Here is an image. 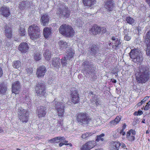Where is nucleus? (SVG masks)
<instances>
[{"label": "nucleus", "mask_w": 150, "mask_h": 150, "mask_svg": "<svg viewBox=\"0 0 150 150\" xmlns=\"http://www.w3.org/2000/svg\"><path fill=\"white\" fill-rule=\"evenodd\" d=\"M134 115H137V111H135L134 112Z\"/></svg>", "instance_id": "nucleus-64"}, {"label": "nucleus", "mask_w": 150, "mask_h": 150, "mask_svg": "<svg viewBox=\"0 0 150 150\" xmlns=\"http://www.w3.org/2000/svg\"><path fill=\"white\" fill-rule=\"evenodd\" d=\"M17 115L19 119L23 123H26L29 120V114L28 111L22 108H18Z\"/></svg>", "instance_id": "nucleus-5"}, {"label": "nucleus", "mask_w": 150, "mask_h": 150, "mask_svg": "<svg viewBox=\"0 0 150 150\" xmlns=\"http://www.w3.org/2000/svg\"><path fill=\"white\" fill-rule=\"evenodd\" d=\"M67 58L65 57L61 59V63L62 65L63 66H66L67 64Z\"/></svg>", "instance_id": "nucleus-42"}, {"label": "nucleus", "mask_w": 150, "mask_h": 150, "mask_svg": "<svg viewBox=\"0 0 150 150\" xmlns=\"http://www.w3.org/2000/svg\"><path fill=\"white\" fill-rule=\"evenodd\" d=\"M21 64L19 61H14L13 64V67L14 68L18 69L21 66Z\"/></svg>", "instance_id": "nucleus-36"}, {"label": "nucleus", "mask_w": 150, "mask_h": 150, "mask_svg": "<svg viewBox=\"0 0 150 150\" xmlns=\"http://www.w3.org/2000/svg\"><path fill=\"white\" fill-rule=\"evenodd\" d=\"M114 6V3L112 0H108L105 2L104 5L105 8L107 11H112Z\"/></svg>", "instance_id": "nucleus-17"}, {"label": "nucleus", "mask_w": 150, "mask_h": 150, "mask_svg": "<svg viewBox=\"0 0 150 150\" xmlns=\"http://www.w3.org/2000/svg\"><path fill=\"white\" fill-rule=\"evenodd\" d=\"M92 95H93L92 96V99H91L92 103H94L96 105H98L100 104V102L97 96H96V94Z\"/></svg>", "instance_id": "nucleus-30"}, {"label": "nucleus", "mask_w": 150, "mask_h": 150, "mask_svg": "<svg viewBox=\"0 0 150 150\" xmlns=\"http://www.w3.org/2000/svg\"><path fill=\"white\" fill-rule=\"evenodd\" d=\"M145 41L146 45L149 47L150 46V30L147 32L145 36Z\"/></svg>", "instance_id": "nucleus-32"}, {"label": "nucleus", "mask_w": 150, "mask_h": 150, "mask_svg": "<svg viewBox=\"0 0 150 150\" xmlns=\"http://www.w3.org/2000/svg\"><path fill=\"white\" fill-rule=\"evenodd\" d=\"M60 60L59 58H53L52 61V65L54 67H59L60 65Z\"/></svg>", "instance_id": "nucleus-23"}, {"label": "nucleus", "mask_w": 150, "mask_h": 150, "mask_svg": "<svg viewBox=\"0 0 150 150\" xmlns=\"http://www.w3.org/2000/svg\"><path fill=\"white\" fill-rule=\"evenodd\" d=\"M29 3V2L28 1L21 2L20 4V8L23 9L25 8L28 7L30 6Z\"/></svg>", "instance_id": "nucleus-29"}, {"label": "nucleus", "mask_w": 150, "mask_h": 150, "mask_svg": "<svg viewBox=\"0 0 150 150\" xmlns=\"http://www.w3.org/2000/svg\"><path fill=\"white\" fill-rule=\"evenodd\" d=\"M18 49L23 53H25L28 50V46L27 43L23 42L21 43L18 47Z\"/></svg>", "instance_id": "nucleus-19"}, {"label": "nucleus", "mask_w": 150, "mask_h": 150, "mask_svg": "<svg viewBox=\"0 0 150 150\" xmlns=\"http://www.w3.org/2000/svg\"><path fill=\"white\" fill-rule=\"evenodd\" d=\"M90 49L92 54H95L98 51V48L94 45H92Z\"/></svg>", "instance_id": "nucleus-40"}, {"label": "nucleus", "mask_w": 150, "mask_h": 150, "mask_svg": "<svg viewBox=\"0 0 150 150\" xmlns=\"http://www.w3.org/2000/svg\"><path fill=\"white\" fill-rule=\"evenodd\" d=\"M99 28L100 27H98L96 25L93 26L92 27L90 30V33L92 34L96 35L99 33Z\"/></svg>", "instance_id": "nucleus-28"}, {"label": "nucleus", "mask_w": 150, "mask_h": 150, "mask_svg": "<svg viewBox=\"0 0 150 150\" xmlns=\"http://www.w3.org/2000/svg\"><path fill=\"white\" fill-rule=\"evenodd\" d=\"M43 33L45 38H47L50 36L51 33V30L50 28L46 27L43 30Z\"/></svg>", "instance_id": "nucleus-24"}, {"label": "nucleus", "mask_w": 150, "mask_h": 150, "mask_svg": "<svg viewBox=\"0 0 150 150\" xmlns=\"http://www.w3.org/2000/svg\"><path fill=\"white\" fill-rule=\"evenodd\" d=\"M105 136L104 133H102L100 135H97L96 139V142H99L100 141H103L104 140V138L103 137Z\"/></svg>", "instance_id": "nucleus-35"}, {"label": "nucleus", "mask_w": 150, "mask_h": 150, "mask_svg": "<svg viewBox=\"0 0 150 150\" xmlns=\"http://www.w3.org/2000/svg\"><path fill=\"white\" fill-rule=\"evenodd\" d=\"M58 13L59 16L65 18H68L70 15V12L68 9V8L64 6H62L61 8L59 9Z\"/></svg>", "instance_id": "nucleus-10"}, {"label": "nucleus", "mask_w": 150, "mask_h": 150, "mask_svg": "<svg viewBox=\"0 0 150 150\" xmlns=\"http://www.w3.org/2000/svg\"><path fill=\"white\" fill-rule=\"evenodd\" d=\"M75 117L77 122L82 125H88L92 121L91 118L85 112L77 113Z\"/></svg>", "instance_id": "nucleus-2"}, {"label": "nucleus", "mask_w": 150, "mask_h": 150, "mask_svg": "<svg viewBox=\"0 0 150 150\" xmlns=\"http://www.w3.org/2000/svg\"><path fill=\"white\" fill-rule=\"evenodd\" d=\"M121 146V143L118 141H112L110 143L111 150H119Z\"/></svg>", "instance_id": "nucleus-13"}, {"label": "nucleus", "mask_w": 150, "mask_h": 150, "mask_svg": "<svg viewBox=\"0 0 150 150\" xmlns=\"http://www.w3.org/2000/svg\"><path fill=\"white\" fill-rule=\"evenodd\" d=\"M55 143H59L60 142H64L65 139V138L64 137H55Z\"/></svg>", "instance_id": "nucleus-38"}, {"label": "nucleus", "mask_w": 150, "mask_h": 150, "mask_svg": "<svg viewBox=\"0 0 150 150\" xmlns=\"http://www.w3.org/2000/svg\"><path fill=\"white\" fill-rule=\"evenodd\" d=\"M4 28L5 34L6 36L8 38H11L12 36V31L11 28L7 26H5Z\"/></svg>", "instance_id": "nucleus-22"}, {"label": "nucleus", "mask_w": 150, "mask_h": 150, "mask_svg": "<svg viewBox=\"0 0 150 150\" xmlns=\"http://www.w3.org/2000/svg\"><path fill=\"white\" fill-rule=\"evenodd\" d=\"M63 120L62 119L61 120L59 121L58 122L59 124V125L61 127H62L63 125Z\"/></svg>", "instance_id": "nucleus-52"}, {"label": "nucleus", "mask_w": 150, "mask_h": 150, "mask_svg": "<svg viewBox=\"0 0 150 150\" xmlns=\"http://www.w3.org/2000/svg\"><path fill=\"white\" fill-rule=\"evenodd\" d=\"M26 71L28 74L30 75L33 73V69L31 68L27 69H26Z\"/></svg>", "instance_id": "nucleus-46"}, {"label": "nucleus", "mask_w": 150, "mask_h": 150, "mask_svg": "<svg viewBox=\"0 0 150 150\" xmlns=\"http://www.w3.org/2000/svg\"><path fill=\"white\" fill-rule=\"evenodd\" d=\"M37 94L44 93L46 92L45 84L43 83H39L35 88Z\"/></svg>", "instance_id": "nucleus-15"}, {"label": "nucleus", "mask_w": 150, "mask_h": 150, "mask_svg": "<svg viewBox=\"0 0 150 150\" xmlns=\"http://www.w3.org/2000/svg\"><path fill=\"white\" fill-rule=\"evenodd\" d=\"M126 126L127 125L125 124H124L122 127V129H121L124 130L126 128Z\"/></svg>", "instance_id": "nucleus-57"}, {"label": "nucleus", "mask_w": 150, "mask_h": 150, "mask_svg": "<svg viewBox=\"0 0 150 150\" xmlns=\"http://www.w3.org/2000/svg\"><path fill=\"white\" fill-rule=\"evenodd\" d=\"M74 52L72 49H69L66 52V55L67 60H69L70 58L72 57Z\"/></svg>", "instance_id": "nucleus-27"}, {"label": "nucleus", "mask_w": 150, "mask_h": 150, "mask_svg": "<svg viewBox=\"0 0 150 150\" xmlns=\"http://www.w3.org/2000/svg\"><path fill=\"white\" fill-rule=\"evenodd\" d=\"M20 83L18 81L13 82L12 86L13 93L17 94L20 91Z\"/></svg>", "instance_id": "nucleus-18"}, {"label": "nucleus", "mask_w": 150, "mask_h": 150, "mask_svg": "<svg viewBox=\"0 0 150 150\" xmlns=\"http://www.w3.org/2000/svg\"><path fill=\"white\" fill-rule=\"evenodd\" d=\"M92 67V64L86 61L83 62L82 65V70L86 71L87 72H88L91 69Z\"/></svg>", "instance_id": "nucleus-20"}, {"label": "nucleus", "mask_w": 150, "mask_h": 150, "mask_svg": "<svg viewBox=\"0 0 150 150\" xmlns=\"http://www.w3.org/2000/svg\"><path fill=\"white\" fill-rule=\"evenodd\" d=\"M139 71V72L136 74V80L139 83H145L149 78V69L144 67H141Z\"/></svg>", "instance_id": "nucleus-1"}, {"label": "nucleus", "mask_w": 150, "mask_h": 150, "mask_svg": "<svg viewBox=\"0 0 150 150\" xmlns=\"http://www.w3.org/2000/svg\"><path fill=\"white\" fill-rule=\"evenodd\" d=\"M121 118V116L120 115L117 116L113 120L115 121H116L117 123H119Z\"/></svg>", "instance_id": "nucleus-47"}, {"label": "nucleus", "mask_w": 150, "mask_h": 150, "mask_svg": "<svg viewBox=\"0 0 150 150\" xmlns=\"http://www.w3.org/2000/svg\"><path fill=\"white\" fill-rule=\"evenodd\" d=\"M54 100L55 104V108L57 110L58 115L62 118L63 117L64 114V104L62 102H59L57 101H55Z\"/></svg>", "instance_id": "nucleus-7"}, {"label": "nucleus", "mask_w": 150, "mask_h": 150, "mask_svg": "<svg viewBox=\"0 0 150 150\" xmlns=\"http://www.w3.org/2000/svg\"><path fill=\"white\" fill-rule=\"evenodd\" d=\"M146 2L150 6V0H146Z\"/></svg>", "instance_id": "nucleus-59"}, {"label": "nucleus", "mask_w": 150, "mask_h": 150, "mask_svg": "<svg viewBox=\"0 0 150 150\" xmlns=\"http://www.w3.org/2000/svg\"><path fill=\"white\" fill-rule=\"evenodd\" d=\"M55 138L48 140V142L51 143H54L55 142Z\"/></svg>", "instance_id": "nucleus-50"}, {"label": "nucleus", "mask_w": 150, "mask_h": 150, "mask_svg": "<svg viewBox=\"0 0 150 150\" xmlns=\"http://www.w3.org/2000/svg\"><path fill=\"white\" fill-rule=\"evenodd\" d=\"M19 34L21 36H23L25 35L24 29L23 28H21L19 30Z\"/></svg>", "instance_id": "nucleus-43"}, {"label": "nucleus", "mask_w": 150, "mask_h": 150, "mask_svg": "<svg viewBox=\"0 0 150 150\" xmlns=\"http://www.w3.org/2000/svg\"><path fill=\"white\" fill-rule=\"evenodd\" d=\"M46 68L44 66H42L38 67L37 69L36 75L38 77H43L46 72Z\"/></svg>", "instance_id": "nucleus-12"}, {"label": "nucleus", "mask_w": 150, "mask_h": 150, "mask_svg": "<svg viewBox=\"0 0 150 150\" xmlns=\"http://www.w3.org/2000/svg\"><path fill=\"white\" fill-rule=\"evenodd\" d=\"M94 133L92 132H88L84 134H83L81 136V137L83 139H85L88 137L91 136Z\"/></svg>", "instance_id": "nucleus-34"}, {"label": "nucleus", "mask_w": 150, "mask_h": 150, "mask_svg": "<svg viewBox=\"0 0 150 150\" xmlns=\"http://www.w3.org/2000/svg\"><path fill=\"white\" fill-rule=\"evenodd\" d=\"M64 145H65L67 146L69 145L70 147H72V144L70 143H69V144H65L64 143L60 142L59 144V147H61Z\"/></svg>", "instance_id": "nucleus-44"}, {"label": "nucleus", "mask_w": 150, "mask_h": 150, "mask_svg": "<svg viewBox=\"0 0 150 150\" xmlns=\"http://www.w3.org/2000/svg\"><path fill=\"white\" fill-rule=\"evenodd\" d=\"M110 125L111 126L115 125L118 123L117 122H116V121H115L114 120H112L110 121Z\"/></svg>", "instance_id": "nucleus-49"}, {"label": "nucleus", "mask_w": 150, "mask_h": 150, "mask_svg": "<svg viewBox=\"0 0 150 150\" xmlns=\"http://www.w3.org/2000/svg\"><path fill=\"white\" fill-rule=\"evenodd\" d=\"M96 145V143L94 140L89 141L82 145L80 150H90Z\"/></svg>", "instance_id": "nucleus-8"}, {"label": "nucleus", "mask_w": 150, "mask_h": 150, "mask_svg": "<svg viewBox=\"0 0 150 150\" xmlns=\"http://www.w3.org/2000/svg\"><path fill=\"white\" fill-rule=\"evenodd\" d=\"M111 39L112 41V43L113 44L112 46V48L117 50L119 48L121 44L120 39L113 36L112 37Z\"/></svg>", "instance_id": "nucleus-16"}, {"label": "nucleus", "mask_w": 150, "mask_h": 150, "mask_svg": "<svg viewBox=\"0 0 150 150\" xmlns=\"http://www.w3.org/2000/svg\"><path fill=\"white\" fill-rule=\"evenodd\" d=\"M59 30L60 33L67 37L73 36L74 33V30L71 26L66 24L61 25L60 27Z\"/></svg>", "instance_id": "nucleus-6"}, {"label": "nucleus", "mask_w": 150, "mask_h": 150, "mask_svg": "<svg viewBox=\"0 0 150 150\" xmlns=\"http://www.w3.org/2000/svg\"><path fill=\"white\" fill-rule=\"evenodd\" d=\"M126 20L127 22L129 24L133 25L134 23V19L130 16L127 17Z\"/></svg>", "instance_id": "nucleus-37"}, {"label": "nucleus", "mask_w": 150, "mask_h": 150, "mask_svg": "<svg viewBox=\"0 0 150 150\" xmlns=\"http://www.w3.org/2000/svg\"><path fill=\"white\" fill-rule=\"evenodd\" d=\"M58 44L60 49L66 48L67 46V43L64 41H60L59 42Z\"/></svg>", "instance_id": "nucleus-33"}, {"label": "nucleus", "mask_w": 150, "mask_h": 150, "mask_svg": "<svg viewBox=\"0 0 150 150\" xmlns=\"http://www.w3.org/2000/svg\"><path fill=\"white\" fill-rule=\"evenodd\" d=\"M124 39L125 40L127 41H129L131 39V37L128 36V35H125L124 37Z\"/></svg>", "instance_id": "nucleus-51"}, {"label": "nucleus", "mask_w": 150, "mask_h": 150, "mask_svg": "<svg viewBox=\"0 0 150 150\" xmlns=\"http://www.w3.org/2000/svg\"><path fill=\"white\" fill-rule=\"evenodd\" d=\"M146 101V99H145V98H144L141 101V102L143 104L145 103Z\"/></svg>", "instance_id": "nucleus-60"}, {"label": "nucleus", "mask_w": 150, "mask_h": 150, "mask_svg": "<svg viewBox=\"0 0 150 150\" xmlns=\"http://www.w3.org/2000/svg\"><path fill=\"white\" fill-rule=\"evenodd\" d=\"M49 21V16L47 14H45L42 16L41 18V22L43 25L45 26L47 24Z\"/></svg>", "instance_id": "nucleus-21"}, {"label": "nucleus", "mask_w": 150, "mask_h": 150, "mask_svg": "<svg viewBox=\"0 0 150 150\" xmlns=\"http://www.w3.org/2000/svg\"><path fill=\"white\" fill-rule=\"evenodd\" d=\"M41 55L38 52L36 53L34 56V58L35 60L38 61L41 59Z\"/></svg>", "instance_id": "nucleus-41"}, {"label": "nucleus", "mask_w": 150, "mask_h": 150, "mask_svg": "<svg viewBox=\"0 0 150 150\" xmlns=\"http://www.w3.org/2000/svg\"><path fill=\"white\" fill-rule=\"evenodd\" d=\"M136 131L134 129H130L127 132L126 138L128 141L130 142H132L134 141L135 139Z\"/></svg>", "instance_id": "nucleus-9"}, {"label": "nucleus", "mask_w": 150, "mask_h": 150, "mask_svg": "<svg viewBox=\"0 0 150 150\" xmlns=\"http://www.w3.org/2000/svg\"><path fill=\"white\" fill-rule=\"evenodd\" d=\"M106 31V28L104 27L100 28V27L99 30V32H102L103 33H105Z\"/></svg>", "instance_id": "nucleus-48"}, {"label": "nucleus", "mask_w": 150, "mask_h": 150, "mask_svg": "<svg viewBox=\"0 0 150 150\" xmlns=\"http://www.w3.org/2000/svg\"><path fill=\"white\" fill-rule=\"evenodd\" d=\"M6 87L4 84H0V92L1 93H6Z\"/></svg>", "instance_id": "nucleus-39"}, {"label": "nucleus", "mask_w": 150, "mask_h": 150, "mask_svg": "<svg viewBox=\"0 0 150 150\" xmlns=\"http://www.w3.org/2000/svg\"><path fill=\"white\" fill-rule=\"evenodd\" d=\"M38 118L45 117L47 111L46 108L43 106H41L37 110L36 112Z\"/></svg>", "instance_id": "nucleus-11"}, {"label": "nucleus", "mask_w": 150, "mask_h": 150, "mask_svg": "<svg viewBox=\"0 0 150 150\" xmlns=\"http://www.w3.org/2000/svg\"><path fill=\"white\" fill-rule=\"evenodd\" d=\"M124 130L121 129L120 132L121 134H122L123 136H124L125 134V132L124 131Z\"/></svg>", "instance_id": "nucleus-54"}, {"label": "nucleus", "mask_w": 150, "mask_h": 150, "mask_svg": "<svg viewBox=\"0 0 150 150\" xmlns=\"http://www.w3.org/2000/svg\"><path fill=\"white\" fill-rule=\"evenodd\" d=\"M123 149H125L126 147V146L125 144L124 143H121V146H120Z\"/></svg>", "instance_id": "nucleus-55"}, {"label": "nucleus", "mask_w": 150, "mask_h": 150, "mask_svg": "<svg viewBox=\"0 0 150 150\" xmlns=\"http://www.w3.org/2000/svg\"><path fill=\"white\" fill-rule=\"evenodd\" d=\"M0 13L4 17H8L10 14L9 8L6 6H3L0 8Z\"/></svg>", "instance_id": "nucleus-14"}, {"label": "nucleus", "mask_w": 150, "mask_h": 150, "mask_svg": "<svg viewBox=\"0 0 150 150\" xmlns=\"http://www.w3.org/2000/svg\"><path fill=\"white\" fill-rule=\"evenodd\" d=\"M130 57L132 59L133 61L137 64L141 62L143 59L142 53L140 50L137 49L131 50L129 53Z\"/></svg>", "instance_id": "nucleus-4"}, {"label": "nucleus", "mask_w": 150, "mask_h": 150, "mask_svg": "<svg viewBox=\"0 0 150 150\" xmlns=\"http://www.w3.org/2000/svg\"><path fill=\"white\" fill-rule=\"evenodd\" d=\"M3 74V71L2 69L0 67V77H1Z\"/></svg>", "instance_id": "nucleus-58"}, {"label": "nucleus", "mask_w": 150, "mask_h": 150, "mask_svg": "<svg viewBox=\"0 0 150 150\" xmlns=\"http://www.w3.org/2000/svg\"><path fill=\"white\" fill-rule=\"evenodd\" d=\"M43 55L45 59L47 61L50 60L51 57V53L50 50H45L44 52Z\"/></svg>", "instance_id": "nucleus-31"}, {"label": "nucleus", "mask_w": 150, "mask_h": 150, "mask_svg": "<svg viewBox=\"0 0 150 150\" xmlns=\"http://www.w3.org/2000/svg\"><path fill=\"white\" fill-rule=\"evenodd\" d=\"M143 113V112L141 110H139L137 112L138 115H140Z\"/></svg>", "instance_id": "nucleus-53"}, {"label": "nucleus", "mask_w": 150, "mask_h": 150, "mask_svg": "<svg viewBox=\"0 0 150 150\" xmlns=\"http://www.w3.org/2000/svg\"><path fill=\"white\" fill-rule=\"evenodd\" d=\"M71 100L74 104L78 103L79 101V97L78 96L79 94H71Z\"/></svg>", "instance_id": "nucleus-25"}, {"label": "nucleus", "mask_w": 150, "mask_h": 150, "mask_svg": "<svg viewBox=\"0 0 150 150\" xmlns=\"http://www.w3.org/2000/svg\"><path fill=\"white\" fill-rule=\"evenodd\" d=\"M142 104H143V103L141 101V102H139L137 104V105L138 106H140L141 105H142Z\"/></svg>", "instance_id": "nucleus-61"}, {"label": "nucleus", "mask_w": 150, "mask_h": 150, "mask_svg": "<svg viewBox=\"0 0 150 150\" xmlns=\"http://www.w3.org/2000/svg\"><path fill=\"white\" fill-rule=\"evenodd\" d=\"M75 91V92H72L71 94H76V93H77L76 91V88H71V91Z\"/></svg>", "instance_id": "nucleus-56"}, {"label": "nucleus", "mask_w": 150, "mask_h": 150, "mask_svg": "<svg viewBox=\"0 0 150 150\" xmlns=\"http://www.w3.org/2000/svg\"><path fill=\"white\" fill-rule=\"evenodd\" d=\"M96 1V0H83L84 5L87 6L91 7L93 4Z\"/></svg>", "instance_id": "nucleus-26"}, {"label": "nucleus", "mask_w": 150, "mask_h": 150, "mask_svg": "<svg viewBox=\"0 0 150 150\" xmlns=\"http://www.w3.org/2000/svg\"><path fill=\"white\" fill-rule=\"evenodd\" d=\"M150 108V100L147 103L146 105L144 108V110H148Z\"/></svg>", "instance_id": "nucleus-45"}, {"label": "nucleus", "mask_w": 150, "mask_h": 150, "mask_svg": "<svg viewBox=\"0 0 150 150\" xmlns=\"http://www.w3.org/2000/svg\"><path fill=\"white\" fill-rule=\"evenodd\" d=\"M63 142H64V143L65 144H69V143H68V141H67V140H65V139L64 141Z\"/></svg>", "instance_id": "nucleus-62"}, {"label": "nucleus", "mask_w": 150, "mask_h": 150, "mask_svg": "<svg viewBox=\"0 0 150 150\" xmlns=\"http://www.w3.org/2000/svg\"><path fill=\"white\" fill-rule=\"evenodd\" d=\"M3 132V129H2V128L0 127V133L2 132Z\"/></svg>", "instance_id": "nucleus-63"}, {"label": "nucleus", "mask_w": 150, "mask_h": 150, "mask_svg": "<svg viewBox=\"0 0 150 150\" xmlns=\"http://www.w3.org/2000/svg\"><path fill=\"white\" fill-rule=\"evenodd\" d=\"M28 31L31 39L35 40L40 38V30L37 24H33L30 26Z\"/></svg>", "instance_id": "nucleus-3"}]
</instances>
